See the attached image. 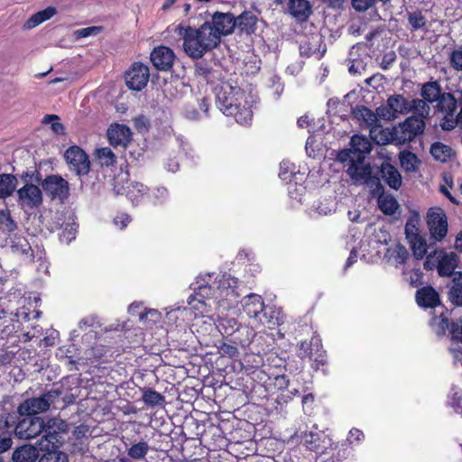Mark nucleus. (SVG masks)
Returning <instances> with one entry per match:
<instances>
[{
	"label": "nucleus",
	"mask_w": 462,
	"mask_h": 462,
	"mask_svg": "<svg viewBox=\"0 0 462 462\" xmlns=\"http://www.w3.org/2000/svg\"><path fill=\"white\" fill-rule=\"evenodd\" d=\"M297 356L301 360L312 361V367L319 370L327 365V352L323 348L322 340L314 333L310 340H302L297 346Z\"/></svg>",
	"instance_id": "39448f33"
},
{
	"label": "nucleus",
	"mask_w": 462,
	"mask_h": 462,
	"mask_svg": "<svg viewBox=\"0 0 462 462\" xmlns=\"http://www.w3.org/2000/svg\"><path fill=\"white\" fill-rule=\"evenodd\" d=\"M61 392L58 389H51L37 398L24 400L17 409L19 416H37L38 413L49 410L51 405L60 397Z\"/></svg>",
	"instance_id": "423d86ee"
},
{
	"label": "nucleus",
	"mask_w": 462,
	"mask_h": 462,
	"mask_svg": "<svg viewBox=\"0 0 462 462\" xmlns=\"http://www.w3.org/2000/svg\"><path fill=\"white\" fill-rule=\"evenodd\" d=\"M420 95L424 100L432 104L442 97V89L438 81H429L422 85Z\"/></svg>",
	"instance_id": "72a5a7b5"
},
{
	"label": "nucleus",
	"mask_w": 462,
	"mask_h": 462,
	"mask_svg": "<svg viewBox=\"0 0 462 462\" xmlns=\"http://www.w3.org/2000/svg\"><path fill=\"white\" fill-rule=\"evenodd\" d=\"M427 225L431 238L441 241L448 233V218L440 208H431L427 213Z\"/></svg>",
	"instance_id": "9d476101"
},
{
	"label": "nucleus",
	"mask_w": 462,
	"mask_h": 462,
	"mask_svg": "<svg viewBox=\"0 0 462 462\" xmlns=\"http://www.w3.org/2000/svg\"><path fill=\"white\" fill-rule=\"evenodd\" d=\"M457 125H458L457 118H454V116H449L448 115H445L442 121L440 122V126L445 131H451Z\"/></svg>",
	"instance_id": "69168bd1"
},
{
	"label": "nucleus",
	"mask_w": 462,
	"mask_h": 462,
	"mask_svg": "<svg viewBox=\"0 0 462 462\" xmlns=\"http://www.w3.org/2000/svg\"><path fill=\"white\" fill-rule=\"evenodd\" d=\"M409 282L412 287H418L423 284V273L420 268H414L411 270L409 277Z\"/></svg>",
	"instance_id": "bf43d9fd"
},
{
	"label": "nucleus",
	"mask_w": 462,
	"mask_h": 462,
	"mask_svg": "<svg viewBox=\"0 0 462 462\" xmlns=\"http://www.w3.org/2000/svg\"><path fill=\"white\" fill-rule=\"evenodd\" d=\"M216 106L236 123L248 125L253 120V97L238 86L221 82L215 88Z\"/></svg>",
	"instance_id": "f03ea898"
},
{
	"label": "nucleus",
	"mask_w": 462,
	"mask_h": 462,
	"mask_svg": "<svg viewBox=\"0 0 462 462\" xmlns=\"http://www.w3.org/2000/svg\"><path fill=\"white\" fill-rule=\"evenodd\" d=\"M432 321L437 322L438 335H447L452 343L462 344V316L450 319L447 313H441L433 317Z\"/></svg>",
	"instance_id": "6e6552de"
},
{
	"label": "nucleus",
	"mask_w": 462,
	"mask_h": 462,
	"mask_svg": "<svg viewBox=\"0 0 462 462\" xmlns=\"http://www.w3.org/2000/svg\"><path fill=\"white\" fill-rule=\"evenodd\" d=\"M150 59L158 70L167 71L174 63L175 54L171 48L162 45L153 49Z\"/></svg>",
	"instance_id": "f3484780"
},
{
	"label": "nucleus",
	"mask_w": 462,
	"mask_h": 462,
	"mask_svg": "<svg viewBox=\"0 0 462 462\" xmlns=\"http://www.w3.org/2000/svg\"><path fill=\"white\" fill-rule=\"evenodd\" d=\"M150 450V446L146 441H139L134 443L127 450V455L130 459L141 460L143 459Z\"/></svg>",
	"instance_id": "79ce46f5"
},
{
	"label": "nucleus",
	"mask_w": 462,
	"mask_h": 462,
	"mask_svg": "<svg viewBox=\"0 0 462 462\" xmlns=\"http://www.w3.org/2000/svg\"><path fill=\"white\" fill-rule=\"evenodd\" d=\"M288 13L298 22H306L312 14V6L308 0H289Z\"/></svg>",
	"instance_id": "393cba45"
},
{
	"label": "nucleus",
	"mask_w": 462,
	"mask_h": 462,
	"mask_svg": "<svg viewBox=\"0 0 462 462\" xmlns=\"http://www.w3.org/2000/svg\"><path fill=\"white\" fill-rule=\"evenodd\" d=\"M448 352L452 355L455 364L460 363L462 365V346H449Z\"/></svg>",
	"instance_id": "774afa93"
},
{
	"label": "nucleus",
	"mask_w": 462,
	"mask_h": 462,
	"mask_svg": "<svg viewBox=\"0 0 462 462\" xmlns=\"http://www.w3.org/2000/svg\"><path fill=\"white\" fill-rule=\"evenodd\" d=\"M4 430L3 433L5 435L0 436V454L8 450L12 447V444H13L11 433H6L5 430Z\"/></svg>",
	"instance_id": "338daca9"
},
{
	"label": "nucleus",
	"mask_w": 462,
	"mask_h": 462,
	"mask_svg": "<svg viewBox=\"0 0 462 462\" xmlns=\"http://www.w3.org/2000/svg\"><path fill=\"white\" fill-rule=\"evenodd\" d=\"M18 320L11 318L7 312L3 311L0 315V339H6V344L18 346L20 336L17 334L16 324Z\"/></svg>",
	"instance_id": "a211bd4d"
},
{
	"label": "nucleus",
	"mask_w": 462,
	"mask_h": 462,
	"mask_svg": "<svg viewBox=\"0 0 462 462\" xmlns=\"http://www.w3.org/2000/svg\"><path fill=\"white\" fill-rule=\"evenodd\" d=\"M439 110L444 112L445 115L454 116L457 108V101L454 95L451 93H443L442 97L438 101L437 105Z\"/></svg>",
	"instance_id": "e433bc0d"
},
{
	"label": "nucleus",
	"mask_w": 462,
	"mask_h": 462,
	"mask_svg": "<svg viewBox=\"0 0 462 462\" xmlns=\"http://www.w3.org/2000/svg\"><path fill=\"white\" fill-rule=\"evenodd\" d=\"M19 200L30 208H35L42 202V192L41 189L32 183H26L17 190Z\"/></svg>",
	"instance_id": "412c9836"
},
{
	"label": "nucleus",
	"mask_w": 462,
	"mask_h": 462,
	"mask_svg": "<svg viewBox=\"0 0 462 462\" xmlns=\"http://www.w3.org/2000/svg\"><path fill=\"white\" fill-rule=\"evenodd\" d=\"M17 229L16 222L7 211H0V230L4 233H13Z\"/></svg>",
	"instance_id": "09e8293b"
},
{
	"label": "nucleus",
	"mask_w": 462,
	"mask_h": 462,
	"mask_svg": "<svg viewBox=\"0 0 462 462\" xmlns=\"http://www.w3.org/2000/svg\"><path fill=\"white\" fill-rule=\"evenodd\" d=\"M40 457L39 450L32 445H23L13 452L14 462H34Z\"/></svg>",
	"instance_id": "7c9ffc66"
},
{
	"label": "nucleus",
	"mask_w": 462,
	"mask_h": 462,
	"mask_svg": "<svg viewBox=\"0 0 462 462\" xmlns=\"http://www.w3.org/2000/svg\"><path fill=\"white\" fill-rule=\"evenodd\" d=\"M425 129V121L420 116H409L393 133V139L400 143H408Z\"/></svg>",
	"instance_id": "0eeeda50"
},
{
	"label": "nucleus",
	"mask_w": 462,
	"mask_h": 462,
	"mask_svg": "<svg viewBox=\"0 0 462 462\" xmlns=\"http://www.w3.org/2000/svg\"><path fill=\"white\" fill-rule=\"evenodd\" d=\"M218 352L222 356H228L231 358L235 357L238 355V349H237L236 346H235L232 343H228V342H225V341L219 345Z\"/></svg>",
	"instance_id": "6e6d98bb"
},
{
	"label": "nucleus",
	"mask_w": 462,
	"mask_h": 462,
	"mask_svg": "<svg viewBox=\"0 0 462 462\" xmlns=\"http://www.w3.org/2000/svg\"><path fill=\"white\" fill-rule=\"evenodd\" d=\"M347 172L354 181H364L365 183L371 187L375 186L377 189L383 190V186L380 182V178L373 175L372 168L370 167L369 164L363 165L353 162L349 166Z\"/></svg>",
	"instance_id": "4468645a"
},
{
	"label": "nucleus",
	"mask_w": 462,
	"mask_h": 462,
	"mask_svg": "<svg viewBox=\"0 0 462 462\" xmlns=\"http://www.w3.org/2000/svg\"><path fill=\"white\" fill-rule=\"evenodd\" d=\"M53 420H49L45 423L43 435L40 440L41 449L44 450L49 448L50 449H59L62 445L60 433L53 429Z\"/></svg>",
	"instance_id": "5701e85b"
},
{
	"label": "nucleus",
	"mask_w": 462,
	"mask_h": 462,
	"mask_svg": "<svg viewBox=\"0 0 462 462\" xmlns=\"http://www.w3.org/2000/svg\"><path fill=\"white\" fill-rule=\"evenodd\" d=\"M142 401L147 407H163L166 403L165 396L150 387L141 389Z\"/></svg>",
	"instance_id": "2f4dec72"
},
{
	"label": "nucleus",
	"mask_w": 462,
	"mask_h": 462,
	"mask_svg": "<svg viewBox=\"0 0 462 462\" xmlns=\"http://www.w3.org/2000/svg\"><path fill=\"white\" fill-rule=\"evenodd\" d=\"M400 163L402 168L407 172H412L417 170L419 162L418 157L415 153L410 151H403L400 153Z\"/></svg>",
	"instance_id": "37998d69"
},
{
	"label": "nucleus",
	"mask_w": 462,
	"mask_h": 462,
	"mask_svg": "<svg viewBox=\"0 0 462 462\" xmlns=\"http://www.w3.org/2000/svg\"><path fill=\"white\" fill-rule=\"evenodd\" d=\"M395 60H396V54L393 51L386 52L382 58L380 67L383 70H387Z\"/></svg>",
	"instance_id": "0e129e2a"
},
{
	"label": "nucleus",
	"mask_w": 462,
	"mask_h": 462,
	"mask_svg": "<svg viewBox=\"0 0 462 462\" xmlns=\"http://www.w3.org/2000/svg\"><path fill=\"white\" fill-rule=\"evenodd\" d=\"M300 439L304 446L310 451L322 452L325 448V447L321 445L320 436L317 432H304L300 436Z\"/></svg>",
	"instance_id": "58836bf2"
},
{
	"label": "nucleus",
	"mask_w": 462,
	"mask_h": 462,
	"mask_svg": "<svg viewBox=\"0 0 462 462\" xmlns=\"http://www.w3.org/2000/svg\"><path fill=\"white\" fill-rule=\"evenodd\" d=\"M365 439L364 432L356 428L349 430L347 440L350 445H358Z\"/></svg>",
	"instance_id": "13d9d810"
},
{
	"label": "nucleus",
	"mask_w": 462,
	"mask_h": 462,
	"mask_svg": "<svg viewBox=\"0 0 462 462\" xmlns=\"http://www.w3.org/2000/svg\"><path fill=\"white\" fill-rule=\"evenodd\" d=\"M326 52V44L323 42L322 36L319 33L311 34L300 44V53L304 57L315 56L321 59Z\"/></svg>",
	"instance_id": "2eb2a0df"
},
{
	"label": "nucleus",
	"mask_w": 462,
	"mask_h": 462,
	"mask_svg": "<svg viewBox=\"0 0 462 462\" xmlns=\"http://www.w3.org/2000/svg\"><path fill=\"white\" fill-rule=\"evenodd\" d=\"M11 250L13 254L19 255L25 263L34 262L33 251L24 236L14 235L11 238Z\"/></svg>",
	"instance_id": "4be33fe9"
},
{
	"label": "nucleus",
	"mask_w": 462,
	"mask_h": 462,
	"mask_svg": "<svg viewBox=\"0 0 462 462\" xmlns=\"http://www.w3.org/2000/svg\"><path fill=\"white\" fill-rule=\"evenodd\" d=\"M351 152L356 154V160L363 161L365 154L372 150V143L368 138L364 135L355 134L350 140Z\"/></svg>",
	"instance_id": "c85d7f7f"
},
{
	"label": "nucleus",
	"mask_w": 462,
	"mask_h": 462,
	"mask_svg": "<svg viewBox=\"0 0 462 462\" xmlns=\"http://www.w3.org/2000/svg\"><path fill=\"white\" fill-rule=\"evenodd\" d=\"M406 19L409 25V29L411 32H427L428 31V20L423 10L414 7L411 10H406Z\"/></svg>",
	"instance_id": "a878e982"
},
{
	"label": "nucleus",
	"mask_w": 462,
	"mask_h": 462,
	"mask_svg": "<svg viewBox=\"0 0 462 462\" xmlns=\"http://www.w3.org/2000/svg\"><path fill=\"white\" fill-rule=\"evenodd\" d=\"M411 249L415 258L422 259L427 254V241L421 235L417 236L415 238L408 240Z\"/></svg>",
	"instance_id": "ea45409f"
},
{
	"label": "nucleus",
	"mask_w": 462,
	"mask_h": 462,
	"mask_svg": "<svg viewBox=\"0 0 462 462\" xmlns=\"http://www.w3.org/2000/svg\"><path fill=\"white\" fill-rule=\"evenodd\" d=\"M45 422L38 416L23 415L19 418L15 414L7 413L0 417V430L6 433L14 432L20 439H34L42 433Z\"/></svg>",
	"instance_id": "7ed1b4c3"
},
{
	"label": "nucleus",
	"mask_w": 462,
	"mask_h": 462,
	"mask_svg": "<svg viewBox=\"0 0 462 462\" xmlns=\"http://www.w3.org/2000/svg\"><path fill=\"white\" fill-rule=\"evenodd\" d=\"M42 122V124H51V129L54 134L59 135L65 134V127L60 122V117L57 115H46Z\"/></svg>",
	"instance_id": "3c124183"
},
{
	"label": "nucleus",
	"mask_w": 462,
	"mask_h": 462,
	"mask_svg": "<svg viewBox=\"0 0 462 462\" xmlns=\"http://www.w3.org/2000/svg\"><path fill=\"white\" fill-rule=\"evenodd\" d=\"M96 156L103 167L113 166L116 162V156L109 147L97 149Z\"/></svg>",
	"instance_id": "49530a36"
},
{
	"label": "nucleus",
	"mask_w": 462,
	"mask_h": 462,
	"mask_svg": "<svg viewBox=\"0 0 462 462\" xmlns=\"http://www.w3.org/2000/svg\"><path fill=\"white\" fill-rule=\"evenodd\" d=\"M42 187L48 197L52 200L59 199L64 202L69 197V184L60 175L47 176L42 181Z\"/></svg>",
	"instance_id": "1a4fd4ad"
},
{
	"label": "nucleus",
	"mask_w": 462,
	"mask_h": 462,
	"mask_svg": "<svg viewBox=\"0 0 462 462\" xmlns=\"http://www.w3.org/2000/svg\"><path fill=\"white\" fill-rule=\"evenodd\" d=\"M352 115L354 118L358 120L361 124L364 123L366 125H372L376 120L374 113L365 106H355L352 108Z\"/></svg>",
	"instance_id": "4c0bfd02"
},
{
	"label": "nucleus",
	"mask_w": 462,
	"mask_h": 462,
	"mask_svg": "<svg viewBox=\"0 0 462 462\" xmlns=\"http://www.w3.org/2000/svg\"><path fill=\"white\" fill-rule=\"evenodd\" d=\"M367 67V63L361 58H354L351 60V64L348 68V71L351 75H362Z\"/></svg>",
	"instance_id": "864d4df0"
},
{
	"label": "nucleus",
	"mask_w": 462,
	"mask_h": 462,
	"mask_svg": "<svg viewBox=\"0 0 462 462\" xmlns=\"http://www.w3.org/2000/svg\"><path fill=\"white\" fill-rule=\"evenodd\" d=\"M2 346L5 347V349H3L2 353H0V365H6L13 362L16 351L8 350V348L12 346L11 344L8 345L6 343H3Z\"/></svg>",
	"instance_id": "5fc2aeb1"
},
{
	"label": "nucleus",
	"mask_w": 462,
	"mask_h": 462,
	"mask_svg": "<svg viewBox=\"0 0 462 462\" xmlns=\"http://www.w3.org/2000/svg\"><path fill=\"white\" fill-rule=\"evenodd\" d=\"M243 310L257 324L273 328L276 325L274 311L265 306L261 295L250 293L243 299Z\"/></svg>",
	"instance_id": "20e7f679"
},
{
	"label": "nucleus",
	"mask_w": 462,
	"mask_h": 462,
	"mask_svg": "<svg viewBox=\"0 0 462 462\" xmlns=\"http://www.w3.org/2000/svg\"><path fill=\"white\" fill-rule=\"evenodd\" d=\"M379 173L381 179L393 189H399L402 184V179L398 169L387 162H382Z\"/></svg>",
	"instance_id": "b1692460"
},
{
	"label": "nucleus",
	"mask_w": 462,
	"mask_h": 462,
	"mask_svg": "<svg viewBox=\"0 0 462 462\" xmlns=\"http://www.w3.org/2000/svg\"><path fill=\"white\" fill-rule=\"evenodd\" d=\"M107 139L109 144L115 149L125 151L132 141L131 129L121 124H112L107 129Z\"/></svg>",
	"instance_id": "ddd939ff"
},
{
	"label": "nucleus",
	"mask_w": 462,
	"mask_h": 462,
	"mask_svg": "<svg viewBox=\"0 0 462 462\" xmlns=\"http://www.w3.org/2000/svg\"><path fill=\"white\" fill-rule=\"evenodd\" d=\"M64 158L71 171L79 176L87 175L90 171L88 155L80 147L73 145L68 148Z\"/></svg>",
	"instance_id": "9b49d317"
},
{
	"label": "nucleus",
	"mask_w": 462,
	"mask_h": 462,
	"mask_svg": "<svg viewBox=\"0 0 462 462\" xmlns=\"http://www.w3.org/2000/svg\"><path fill=\"white\" fill-rule=\"evenodd\" d=\"M224 329V333L232 336L235 332L241 333L245 331L247 335L252 333V330H249L248 328L241 327L240 324L235 319H222L219 323Z\"/></svg>",
	"instance_id": "c03bdc74"
},
{
	"label": "nucleus",
	"mask_w": 462,
	"mask_h": 462,
	"mask_svg": "<svg viewBox=\"0 0 462 462\" xmlns=\"http://www.w3.org/2000/svg\"><path fill=\"white\" fill-rule=\"evenodd\" d=\"M149 68L142 62H134L125 72V84L129 89L141 91L149 81Z\"/></svg>",
	"instance_id": "f8f14e48"
},
{
	"label": "nucleus",
	"mask_w": 462,
	"mask_h": 462,
	"mask_svg": "<svg viewBox=\"0 0 462 462\" xmlns=\"http://www.w3.org/2000/svg\"><path fill=\"white\" fill-rule=\"evenodd\" d=\"M438 258L437 271L441 277L453 276L458 263V256L456 253H446L442 250H434Z\"/></svg>",
	"instance_id": "dca6fc26"
},
{
	"label": "nucleus",
	"mask_w": 462,
	"mask_h": 462,
	"mask_svg": "<svg viewBox=\"0 0 462 462\" xmlns=\"http://www.w3.org/2000/svg\"><path fill=\"white\" fill-rule=\"evenodd\" d=\"M117 194H125V196L133 202L138 203L139 199L143 197L148 191V188L142 183L133 182L130 183L126 188H122L124 192L116 186L114 188Z\"/></svg>",
	"instance_id": "473e14b6"
},
{
	"label": "nucleus",
	"mask_w": 462,
	"mask_h": 462,
	"mask_svg": "<svg viewBox=\"0 0 462 462\" xmlns=\"http://www.w3.org/2000/svg\"><path fill=\"white\" fill-rule=\"evenodd\" d=\"M419 226L420 220L417 217L408 219L405 225V235L407 240L415 238L417 236L420 235Z\"/></svg>",
	"instance_id": "603ef678"
},
{
	"label": "nucleus",
	"mask_w": 462,
	"mask_h": 462,
	"mask_svg": "<svg viewBox=\"0 0 462 462\" xmlns=\"http://www.w3.org/2000/svg\"><path fill=\"white\" fill-rule=\"evenodd\" d=\"M236 283L237 281L234 277H231V275L224 274L218 282V288L226 289V291L231 289L233 291L234 288L236 287Z\"/></svg>",
	"instance_id": "052dcab7"
},
{
	"label": "nucleus",
	"mask_w": 462,
	"mask_h": 462,
	"mask_svg": "<svg viewBox=\"0 0 462 462\" xmlns=\"http://www.w3.org/2000/svg\"><path fill=\"white\" fill-rule=\"evenodd\" d=\"M17 180L13 174H0V199L10 197L15 190Z\"/></svg>",
	"instance_id": "c9c22d12"
},
{
	"label": "nucleus",
	"mask_w": 462,
	"mask_h": 462,
	"mask_svg": "<svg viewBox=\"0 0 462 462\" xmlns=\"http://www.w3.org/2000/svg\"><path fill=\"white\" fill-rule=\"evenodd\" d=\"M39 462H69L68 455L59 449H44V453L40 457Z\"/></svg>",
	"instance_id": "a18cd8bd"
},
{
	"label": "nucleus",
	"mask_w": 462,
	"mask_h": 462,
	"mask_svg": "<svg viewBox=\"0 0 462 462\" xmlns=\"http://www.w3.org/2000/svg\"><path fill=\"white\" fill-rule=\"evenodd\" d=\"M258 17L251 11H244L236 17V27L241 33L251 35L255 32Z\"/></svg>",
	"instance_id": "bb28decb"
},
{
	"label": "nucleus",
	"mask_w": 462,
	"mask_h": 462,
	"mask_svg": "<svg viewBox=\"0 0 462 462\" xmlns=\"http://www.w3.org/2000/svg\"><path fill=\"white\" fill-rule=\"evenodd\" d=\"M374 5V0H352V6L357 12H365Z\"/></svg>",
	"instance_id": "680f3d73"
},
{
	"label": "nucleus",
	"mask_w": 462,
	"mask_h": 462,
	"mask_svg": "<svg viewBox=\"0 0 462 462\" xmlns=\"http://www.w3.org/2000/svg\"><path fill=\"white\" fill-rule=\"evenodd\" d=\"M57 13V10L55 7L49 6L45 8L44 10H42L40 12H37L36 14H32L23 24V28L25 30L32 29L42 23L51 19L52 16H54Z\"/></svg>",
	"instance_id": "f704fd0d"
},
{
	"label": "nucleus",
	"mask_w": 462,
	"mask_h": 462,
	"mask_svg": "<svg viewBox=\"0 0 462 462\" xmlns=\"http://www.w3.org/2000/svg\"><path fill=\"white\" fill-rule=\"evenodd\" d=\"M134 125L139 132L143 130L147 131L150 126V122L145 116L141 115L134 119Z\"/></svg>",
	"instance_id": "e2e57ef3"
},
{
	"label": "nucleus",
	"mask_w": 462,
	"mask_h": 462,
	"mask_svg": "<svg viewBox=\"0 0 462 462\" xmlns=\"http://www.w3.org/2000/svg\"><path fill=\"white\" fill-rule=\"evenodd\" d=\"M195 76L201 78L208 84H213L223 79V73L219 66L216 63L211 65L205 60H201L195 64Z\"/></svg>",
	"instance_id": "6ab92c4d"
},
{
	"label": "nucleus",
	"mask_w": 462,
	"mask_h": 462,
	"mask_svg": "<svg viewBox=\"0 0 462 462\" xmlns=\"http://www.w3.org/2000/svg\"><path fill=\"white\" fill-rule=\"evenodd\" d=\"M235 28L236 16L233 14L216 12L211 22H205L198 29L179 24L176 32L183 40V50L187 55L200 59L219 45L222 35L231 34Z\"/></svg>",
	"instance_id": "f257e3e1"
},
{
	"label": "nucleus",
	"mask_w": 462,
	"mask_h": 462,
	"mask_svg": "<svg viewBox=\"0 0 462 462\" xmlns=\"http://www.w3.org/2000/svg\"><path fill=\"white\" fill-rule=\"evenodd\" d=\"M448 298L455 307H462V272H456L452 276L451 286L448 291Z\"/></svg>",
	"instance_id": "cd10ccee"
},
{
	"label": "nucleus",
	"mask_w": 462,
	"mask_h": 462,
	"mask_svg": "<svg viewBox=\"0 0 462 462\" xmlns=\"http://www.w3.org/2000/svg\"><path fill=\"white\" fill-rule=\"evenodd\" d=\"M378 206L383 214L393 215L398 208V202L391 195L380 196L378 199Z\"/></svg>",
	"instance_id": "de8ad7c7"
},
{
	"label": "nucleus",
	"mask_w": 462,
	"mask_h": 462,
	"mask_svg": "<svg viewBox=\"0 0 462 462\" xmlns=\"http://www.w3.org/2000/svg\"><path fill=\"white\" fill-rule=\"evenodd\" d=\"M387 106L390 109L388 111V118L394 117L395 114H404L411 111V104L402 95H393L388 97Z\"/></svg>",
	"instance_id": "c756f323"
},
{
	"label": "nucleus",
	"mask_w": 462,
	"mask_h": 462,
	"mask_svg": "<svg viewBox=\"0 0 462 462\" xmlns=\"http://www.w3.org/2000/svg\"><path fill=\"white\" fill-rule=\"evenodd\" d=\"M451 148L440 142L431 144L430 153L439 162H446L451 157Z\"/></svg>",
	"instance_id": "a19ab883"
},
{
	"label": "nucleus",
	"mask_w": 462,
	"mask_h": 462,
	"mask_svg": "<svg viewBox=\"0 0 462 462\" xmlns=\"http://www.w3.org/2000/svg\"><path fill=\"white\" fill-rule=\"evenodd\" d=\"M450 66L457 71H462V48L454 50L449 56Z\"/></svg>",
	"instance_id": "4d7b16f0"
},
{
	"label": "nucleus",
	"mask_w": 462,
	"mask_h": 462,
	"mask_svg": "<svg viewBox=\"0 0 462 462\" xmlns=\"http://www.w3.org/2000/svg\"><path fill=\"white\" fill-rule=\"evenodd\" d=\"M415 300L422 309H435L441 304L440 296L430 285L423 286L417 290Z\"/></svg>",
	"instance_id": "aec40b11"
},
{
	"label": "nucleus",
	"mask_w": 462,
	"mask_h": 462,
	"mask_svg": "<svg viewBox=\"0 0 462 462\" xmlns=\"http://www.w3.org/2000/svg\"><path fill=\"white\" fill-rule=\"evenodd\" d=\"M411 110L414 113L412 116H420L424 120L429 115L430 106L426 100L417 98L412 100L411 104Z\"/></svg>",
	"instance_id": "8fccbe9b"
}]
</instances>
